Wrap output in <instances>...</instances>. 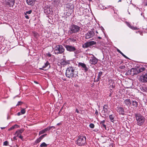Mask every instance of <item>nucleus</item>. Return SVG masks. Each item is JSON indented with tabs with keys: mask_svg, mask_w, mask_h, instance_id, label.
I'll list each match as a JSON object with an SVG mask.
<instances>
[{
	"mask_svg": "<svg viewBox=\"0 0 147 147\" xmlns=\"http://www.w3.org/2000/svg\"><path fill=\"white\" fill-rule=\"evenodd\" d=\"M75 68L72 66L67 67L65 73L66 76L68 78H75L78 79V73L75 71Z\"/></svg>",
	"mask_w": 147,
	"mask_h": 147,
	"instance_id": "obj_1",
	"label": "nucleus"
},
{
	"mask_svg": "<svg viewBox=\"0 0 147 147\" xmlns=\"http://www.w3.org/2000/svg\"><path fill=\"white\" fill-rule=\"evenodd\" d=\"M135 116L136 120L137 125L139 126H141L143 125L146 120L145 117L139 113L135 114Z\"/></svg>",
	"mask_w": 147,
	"mask_h": 147,
	"instance_id": "obj_2",
	"label": "nucleus"
},
{
	"mask_svg": "<svg viewBox=\"0 0 147 147\" xmlns=\"http://www.w3.org/2000/svg\"><path fill=\"white\" fill-rule=\"evenodd\" d=\"M86 137L85 136H79L78 139L76 141V144L80 146L85 145L86 144Z\"/></svg>",
	"mask_w": 147,
	"mask_h": 147,
	"instance_id": "obj_3",
	"label": "nucleus"
},
{
	"mask_svg": "<svg viewBox=\"0 0 147 147\" xmlns=\"http://www.w3.org/2000/svg\"><path fill=\"white\" fill-rule=\"evenodd\" d=\"M65 49L61 45H56L54 49V52L55 54H62L64 53Z\"/></svg>",
	"mask_w": 147,
	"mask_h": 147,
	"instance_id": "obj_4",
	"label": "nucleus"
},
{
	"mask_svg": "<svg viewBox=\"0 0 147 147\" xmlns=\"http://www.w3.org/2000/svg\"><path fill=\"white\" fill-rule=\"evenodd\" d=\"M80 27L78 26L73 24L69 28V32L71 34L79 32L80 29Z\"/></svg>",
	"mask_w": 147,
	"mask_h": 147,
	"instance_id": "obj_5",
	"label": "nucleus"
},
{
	"mask_svg": "<svg viewBox=\"0 0 147 147\" xmlns=\"http://www.w3.org/2000/svg\"><path fill=\"white\" fill-rule=\"evenodd\" d=\"M4 4L8 6V7H13L14 4V0H4Z\"/></svg>",
	"mask_w": 147,
	"mask_h": 147,
	"instance_id": "obj_6",
	"label": "nucleus"
},
{
	"mask_svg": "<svg viewBox=\"0 0 147 147\" xmlns=\"http://www.w3.org/2000/svg\"><path fill=\"white\" fill-rule=\"evenodd\" d=\"M96 42L94 41H92L87 42L82 45V47L83 48L85 49L88 47L90 46L93 45H96Z\"/></svg>",
	"mask_w": 147,
	"mask_h": 147,
	"instance_id": "obj_7",
	"label": "nucleus"
},
{
	"mask_svg": "<svg viewBox=\"0 0 147 147\" xmlns=\"http://www.w3.org/2000/svg\"><path fill=\"white\" fill-rule=\"evenodd\" d=\"M66 50L70 52H74L76 54H77L75 51L76 49L75 47L72 45H66L65 46Z\"/></svg>",
	"mask_w": 147,
	"mask_h": 147,
	"instance_id": "obj_8",
	"label": "nucleus"
},
{
	"mask_svg": "<svg viewBox=\"0 0 147 147\" xmlns=\"http://www.w3.org/2000/svg\"><path fill=\"white\" fill-rule=\"evenodd\" d=\"M94 34V30L89 31L86 34V39H89L93 37Z\"/></svg>",
	"mask_w": 147,
	"mask_h": 147,
	"instance_id": "obj_9",
	"label": "nucleus"
},
{
	"mask_svg": "<svg viewBox=\"0 0 147 147\" xmlns=\"http://www.w3.org/2000/svg\"><path fill=\"white\" fill-rule=\"evenodd\" d=\"M98 61V59L93 55L90 57L89 63L91 64L95 65L97 63Z\"/></svg>",
	"mask_w": 147,
	"mask_h": 147,
	"instance_id": "obj_10",
	"label": "nucleus"
},
{
	"mask_svg": "<svg viewBox=\"0 0 147 147\" xmlns=\"http://www.w3.org/2000/svg\"><path fill=\"white\" fill-rule=\"evenodd\" d=\"M72 7V5L69 4H67L66 5V10L69 12L68 14L71 15L73 11Z\"/></svg>",
	"mask_w": 147,
	"mask_h": 147,
	"instance_id": "obj_11",
	"label": "nucleus"
},
{
	"mask_svg": "<svg viewBox=\"0 0 147 147\" xmlns=\"http://www.w3.org/2000/svg\"><path fill=\"white\" fill-rule=\"evenodd\" d=\"M78 66L79 67L81 66L83 68L85 72L87 71L88 70V68L86 66V64L84 63L80 62L78 64Z\"/></svg>",
	"mask_w": 147,
	"mask_h": 147,
	"instance_id": "obj_12",
	"label": "nucleus"
},
{
	"mask_svg": "<svg viewBox=\"0 0 147 147\" xmlns=\"http://www.w3.org/2000/svg\"><path fill=\"white\" fill-rule=\"evenodd\" d=\"M117 111L119 114L124 115H125L124 109L122 107H117Z\"/></svg>",
	"mask_w": 147,
	"mask_h": 147,
	"instance_id": "obj_13",
	"label": "nucleus"
},
{
	"mask_svg": "<svg viewBox=\"0 0 147 147\" xmlns=\"http://www.w3.org/2000/svg\"><path fill=\"white\" fill-rule=\"evenodd\" d=\"M141 80L142 82H147V73L141 77Z\"/></svg>",
	"mask_w": 147,
	"mask_h": 147,
	"instance_id": "obj_14",
	"label": "nucleus"
},
{
	"mask_svg": "<svg viewBox=\"0 0 147 147\" xmlns=\"http://www.w3.org/2000/svg\"><path fill=\"white\" fill-rule=\"evenodd\" d=\"M110 85V90H112V89L114 88L115 87V84L114 82V81L112 80H110L109 81Z\"/></svg>",
	"mask_w": 147,
	"mask_h": 147,
	"instance_id": "obj_15",
	"label": "nucleus"
},
{
	"mask_svg": "<svg viewBox=\"0 0 147 147\" xmlns=\"http://www.w3.org/2000/svg\"><path fill=\"white\" fill-rule=\"evenodd\" d=\"M36 0H26L27 4L33 6L35 4Z\"/></svg>",
	"mask_w": 147,
	"mask_h": 147,
	"instance_id": "obj_16",
	"label": "nucleus"
},
{
	"mask_svg": "<svg viewBox=\"0 0 147 147\" xmlns=\"http://www.w3.org/2000/svg\"><path fill=\"white\" fill-rule=\"evenodd\" d=\"M124 103L128 107H129L131 104V101L130 99H126L124 100Z\"/></svg>",
	"mask_w": 147,
	"mask_h": 147,
	"instance_id": "obj_17",
	"label": "nucleus"
},
{
	"mask_svg": "<svg viewBox=\"0 0 147 147\" xmlns=\"http://www.w3.org/2000/svg\"><path fill=\"white\" fill-rule=\"evenodd\" d=\"M24 129H22L17 130L15 133V135L16 136H19V135H21V134L24 131Z\"/></svg>",
	"mask_w": 147,
	"mask_h": 147,
	"instance_id": "obj_18",
	"label": "nucleus"
},
{
	"mask_svg": "<svg viewBox=\"0 0 147 147\" xmlns=\"http://www.w3.org/2000/svg\"><path fill=\"white\" fill-rule=\"evenodd\" d=\"M50 67L49 63L48 61H47L46 63H45V65L43 66L41 68H40V69L44 70L45 68L48 67V68Z\"/></svg>",
	"mask_w": 147,
	"mask_h": 147,
	"instance_id": "obj_19",
	"label": "nucleus"
},
{
	"mask_svg": "<svg viewBox=\"0 0 147 147\" xmlns=\"http://www.w3.org/2000/svg\"><path fill=\"white\" fill-rule=\"evenodd\" d=\"M109 106L108 105H105L103 107V110L102 111V112L104 113H105L108 111V108Z\"/></svg>",
	"mask_w": 147,
	"mask_h": 147,
	"instance_id": "obj_20",
	"label": "nucleus"
},
{
	"mask_svg": "<svg viewBox=\"0 0 147 147\" xmlns=\"http://www.w3.org/2000/svg\"><path fill=\"white\" fill-rule=\"evenodd\" d=\"M49 128H46L40 131L39 133V135H40L41 134H43L47 131H49Z\"/></svg>",
	"mask_w": 147,
	"mask_h": 147,
	"instance_id": "obj_21",
	"label": "nucleus"
},
{
	"mask_svg": "<svg viewBox=\"0 0 147 147\" xmlns=\"http://www.w3.org/2000/svg\"><path fill=\"white\" fill-rule=\"evenodd\" d=\"M132 104L133 106H134V107L137 108L138 106V102L135 100H133L132 101Z\"/></svg>",
	"mask_w": 147,
	"mask_h": 147,
	"instance_id": "obj_22",
	"label": "nucleus"
},
{
	"mask_svg": "<svg viewBox=\"0 0 147 147\" xmlns=\"http://www.w3.org/2000/svg\"><path fill=\"white\" fill-rule=\"evenodd\" d=\"M109 118L112 122H113L114 121V116L113 115H111L109 116Z\"/></svg>",
	"mask_w": 147,
	"mask_h": 147,
	"instance_id": "obj_23",
	"label": "nucleus"
},
{
	"mask_svg": "<svg viewBox=\"0 0 147 147\" xmlns=\"http://www.w3.org/2000/svg\"><path fill=\"white\" fill-rule=\"evenodd\" d=\"M138 69H137L136 68H133V71L134 72V74H137L139 73L138 72Z\"/></svg>",
	"mask_w": 147,
	"mask_h": 147,
	"instance_id": "obj_24",
	"label": "nucleus"
},
{
	"mask_svg": "<svg viewBox=\"0 0 147 147\" xmlns=\"http://www.w3.org/2000/svg\"><path fill=\"white\" fill-rule=\"evenodd\" d=\"M68 40L69 41H71L73 42H76L77 41V39L76 38H69Z\"/></svg>",
	"mask_w": 147,
	"mask_h": 147,
	"instance_id": "obj_25",
	"label": "nucleus"
},
{
	"mask_svg": "<svg viewBox=\"0 0 147 147\" xmlns=\"http://www.w3.org/2000/svg\"><path fill=\"white\" fill-rule=\"evenodd\" d=\"M62 64L66 65L69 64V61H63L61 62Z\"/></svg>",
	"mask_w": 147,
	"mask_h": 147,
	"instance_id": "obj_26",
	"label": "nucleus"
},
{
	"mask_svg": "<svg viewBox=\"0 0 147 147\" xmlns=\"http://www.w3.org/2000/svg\"><path fill=\"white\" fill-rule=\"evenodd\" d=\"M18 127V125L16 124V125L12 126L11 127L9 128V130H11L14 129H15L16 128Z\"/></svg>",
	"mask_w": 147,
	"mask_h": 147,
	"instance_id": "obj_27",
	"label": "nucleus"
},
{
	"mask_svg": "<svg viewBox=\"0 0 147 147\" xmlns=\"http://www.w3.org/2000/svg\"><path fill=\"white\" fill-rule=\"evenodd\" d=\"M145 69H146L144 67H141L140 68L138 69V70H139L138 72H139V73H140L141 72H142L144 71V70H145Z\"/></svg>",
	"mask_w": 147,
	"mask_h": 147,
	"instance_id": "obj_28",
	"label": "nucleus"
},
{
	"mask_svg": "<svg viewBox=\"0 0 147 147\" xmlns=\"http://www.w3.org/2000/svg\"><path fill=\"white\" fill-rule=\"evenodd\" d=\"M47 146V145L45 142L42 143L40 145V147H46Z\"/></svg>",
	"mask_w": 147,
	"mask_h": 147,
	"instance_id": "obj_29",
	"label": "nucleus"
},
{
	"mask_svg": "<svg viewBox=\"0 0 147 147\" xmlns=\"http://www.w3.org/2000/svg\"><path fill=\"white\" fill-rule=\"evenodd\" d=\"M132 71H133V68L131 69L130 70H129L125 74L129 75L131 74H132L131 72Z\"/></svg>",
	"mask_w": 147,
	"mask_h": 147,
	"instance_id": "obj_30",
	"label": "nucleus"
},
{
	"mask_svg": "<svg viewBox=\"0 0 147 147\" xmlns=\"http://www.w3.org/2000/svg\"><path fill=\"white\" fill-rule=\"evenodd\" d=\"M47 134H43V135L41 136L40 137H39L40 139L42 140L44 137L46 136L47 135Z\"/></svg>",
	"mask_w": 147,
	"mask_h": 147,
	"instance_id": "obj_31",
	"label": "nucleus"
},
{
	"mask_svg": "<svg viewBox=\"0 0 147 147\" xmlns=\"http://www.w3.org/2000/svg\"><path fill=\"white\" fill-rule=\"evenodd\" d=\"M102 71H100L98 73V77L99 78H100V77L102 75Z\"/></svg>",
	"mask_w": 147,
	"mask_h": 147,
	"instance_id": "obj_32",
	"label": "nucleus"
},
{
	"mask_svg": "<svg viewBox=\"0 0 147 147\" xmlns=\"http://www.w3.org/2000/svg\"><path fill=\"white\" fill-rule=\"evenodd\" d=\"M8 144V142L7 141H6L3 142V145L4 146H7Z\"/></svg>",
	"mask_w": 147,
	"mask_h": 147,
	"instance_id": "obj_33",
	"label": "nucleus"
},
{
	"mask_svg": "<svg viewBox=\"0 0 147 147\" xmlns=\"http://www.w3.org/2000/svg\"><path fill=\"white\" fill-rule=\"evenodd\" d=\"M20 112L22 114H24L25 113V109H22L21 111Z\"/></svg>",
	"mask_w": 147,
	"mask_h": 147,
	"instance_id": "obj_34",
	"label": "nucleus"
},
{
	"mask_svg": "<svg viewBox=\"0 0 147 147\" xmlns=\"http://www.w3.org/2000/svg\"><path fill=\"white\" fill-rule=\"evenodd\" d=\"M101 127L102 128H104L105 129H106V125L105 124H102V125H101Z\"/></svg>",
	"mask_w": 147,
	"mask_h": 147,
	"instance_id": "obj_35",
	"label": "nucleus"
},
{
	"mask_svg": "<svg viewBox=\"0 0 147 147\" xmlns=\"http://www.w3.org/2000/svg\"><path fill=\"white\" fill-rule=\"evenodd\" d=\"M41 140L40 139V138H39L36 140L35 142L38 143H39L41 141Z\"/></svg>",
	"mask_w": 147,
	"mask_h": 147,
	"instance_id": "obj_36",
	"label": "nucleus"
},
{
	"mask_svg": "<svg viewBox=\"0 0 147 147\" xmlns=\"http://www.w3.org/2000/svg\"><path fill=\"white\" fill-rule=\"evenodd\" d=\"M89 126L90 128H93L94 127V125L93 123H91L90 124Z\"/></svg>",
	"mask_w": 147,
	"mask_h": 147,
	"instance_id": "obj_37",
	"label": "nucleus"
},
{
	"mask_svg": "<svg viewBox=\"0 0 147 147\" xmlns=\"http://www.w3.org/2000/svg\"><path fill=\"white\" fill-rule=\"evenodd\" d=\"M126 24H127V25L130 28H131V24L129 23L128 22H126Z\"/></svg>",
	"mask_w": 147,
	"mask_h": 147,
	"instance_id": "obj_38",
	"label": "nucleus"
},
{
	"mask_svg": "<svg viewBox=\"0 0 147 147\" xmlns=\"http://www.w3.org/2000/svg\"><path fill=\"white\" fill-rule=\"evenodd\" d=\"M130 28L133 30H136L137 29V28L136 27H134L133 26H131Z\"/></svg>",
	"mask_w": 147,
	"mask_h": 147,
	"instance_id": "obj_39",
	"label": "nucleus"
},
{
	"mask_svg": "<svg viewBox=\"0 0 147 147\" xmlns=\"http://www.w3.org/2000/svg\"><path fill=\"white\" fill-rule=\"evenodd\" d=\"M105 123V120H103L102 121H101L100 123V125H102V124H104Z\"/></svg>",
	"mask_w": 147,
	"mask_h": 147,
	"instance_id": "obj_40",
	"label": "nucleus"
},
{
	"mask_svg": "<svg viewBox=\"0 0 147 147\" xmlns=\"http://www.w3.org/2000/svg\"><path fill=\"white\" fill-rule=\"evenodd\" d=\"M121 54L126 59H128V58L125 55H124L122 53Z\"/></svg>",
	"mask_w": 147,
	"mask_h": 147,
	"instance_id": "obj_41",
	"label": "nucleus"
},
{
	"mask_svg": "<svg viewBox=\"0 0 147 147\" xmlns=\"http://www.w3.org/2000/svg\"><path fill=\"white\" fill-rule=\"evenodd\" d=\"M60 2V0H55L54 1V2L55 3L57 4V2L59 3V2Z\"/></svg>",
	"mask_w": 147,
	"mask_h": 147,
	"instance_id": "obj_42",
	"label": "nucleus"
},
{
	"mask_svg": "<svg viewBox=\"0 0 147 147\" xmlns=\"http://www.w3.org/2000/svg\"><path fill=\"white\" fill-rule=\"evenodd\" d=\"M144 4L146 6H147V0H144Z\"/></svg>",
	"mask_w": 147,
	"mask_h": 147,
	"instance_id": "obj_43",
	"label": "nucleus"
},
{
	"mask_svg": "<svg viewBox=\"0 0 147 147\" xmlns=\"http://www.w3.org/2000/svg\"><path fill=\"white\" fill-rule=\"evenodd\" d=\"M22 102L19 101L18 102V103L16 105V106H18V105H21L22 104Z\"/></svg>",
	"mask_w": 147,
	"mask_h": 147,
	"instance_id": "obj_44",
	"label": "nucleus"
},
{
	"mask_svg": "<svg viewBox=\"0 0 147 147\" xmlns=\"http://www.w3.org/2000/svg\"><path fill=\"white\" fill-rule=\"evenodd\" d=\"M47 55L49 57H51L52 55L50 53H47Z\"/></svg>",
	"mask_w": 147,
	"mask_h": 147,
	"instance_id": "obj_45",
	"label": "nucleus"
},
{
	"mask_svg": "<svg viewBox=\"0 0 147 147\" xmlns=\"http://www.w3.org/2000/svg\"><path fill=\"white\" fill-rule=\"evenodd\" d=\"M32 12V11L30 10H29V11H26V13H27L28 14H30Z\"/></svg>",
	"mask_w": 147,
	"mask_h": 147,
	"instance_id": "obj_46",
	"label": "nucleus"
},
{
	"mask_svg": "<svg viewBox=\"0 0 147 147\" xmlns=\"http://www.w3.org/2000/svg\"><path fill=\"white\" fill-rule=\"evenodd\" d=\"M117 51L120 54H121L122 52L118 49H117Z\"/></svg>",
	"mask_w": 147,
	"mask_h": 147,
	"instance_id": "obj_47",
	"label": "nucleus"
},
{
	"mask_svg": "<svg viewBox=\"0 0 147 147\" xmlns=\"http://www.w3.org/2000/svg\"><path fill=\"white\" fill-rule=\"evenodd\" d=\"M100 78H99L98 77L97 79L96 80V82H98L100 80Z\"/></svg>",
	"mask_w": 147,
	"mask_h": 147,
	"instance_id": "obj_48",
	"label": "nucleus"
},
{
	"mask_svg": "<svg viewBox=\"0 0 147 147\" xmlns=\"http://www.w3.org/2000/svg\"><path fill=\"white\" fill-rule=\"evenodd\" d=\"M52 127H54H54L53 126H51V127H47V128H49V131L51 129Z\"/></svg>",
	"mask_w": 147,
	"mask_h": 147,
	"instance_id": "obj_49",
	"label": "nucleus"
},
{
	"mask_svg": "<svg viewBox=\"0 0 147 147\" xmlns=\"http://www.w3.org/2000/svg\"><path fill=\"white\" fill-rule=\"evenodd\" d=\"M18 137L20 138L21 139H22L23 138V136L21 135H19Z\"/></svg>",
	"mask_w": 147,
	"mask_h": 147,
	"instance_id": "obj_50",
	"label": "nucleus"
},
{
	"mask_svg": "<svg viewBox=\"0 0 147 147\" xmlns=\"http://www.w3.org/2000/svg\"><path fill=\"white\" fill-rule=\"evenodd\" d=\"M95 113L96 115H97L98 113V111L97 110H96Z\"/></svg>",
	"mask_w": 147,
	"mask_h": 147,
	"instance_id": "obj_51",
	"label": "nucleus"
},
{
	"mask_svg": "<svg viewBox=\"0 0 147 147\" xmlns=\"http://www.w3.org/2000/svg\"><path fill=\"white\" fill-rule=\"evenodd\" d=\"M17 115H18V116H20V115H21V112H18V113H17Z\"/></svg>",
	"mask_w": 147,
	"mask_h": 147,
	"instance_id": "obj_52",
	"label": "nucleus"
},
{
	"mask_svg": "<svg viewBox=\"0 0 147 147\" xmlns=\"http://www.w3.org/2000/svg\"><path fill=\"white\" fill-rule=\"evenodd\" d=\"M76 112H77V113H79V111L77 109H76Z\"/></svg>",
	"mask_w": 147,
	"mask_h": 147,
	"instance_id": "obj_53",
	"label": "nucleus"
},
{
	"mask_svg": "<svg viewBox=\"0 0 147 147\" xmlns=\"http://www.w3.org/2000/svg\"><path fill=\"white\" fill-rule=\"evenodd\" d=\"M25 17L26 19H28L29 18V17L28 16H26Z\"/></svg>",
	"mask_w": 147,
	"mask_h": 147,
	"instance_id": "obj_54",
	"label": "nucleus"
},
{
	"mask_svg": "<svg viewBox=\"0 0 147 147\" xmlns=\"http://www.w3.org/2000/svg\"><path fill=\"white\" fill-rule=\"evenodd\" d=\"M16 137H17L16 136H14V137H13V139L14 140H17V139L16 138Z\"/></svg>",
	"mask_w": 147,
	"mask_h": 147,
	"instance_id": "obj_55",
	"label": "nucleus"
},
{
	"mask_svg": "<svg viewBox=\"0 0 147 147\" xmlns=\"http://www.w3.org/2000/svg\"><path fill=\"white\" fill-rule=\"evenodd\" d=\"M61 123H57V125L59 126V125H61Z\"/></svg>",
	"mask_w": 147,
	"mask_h": 147,
	"instance_id": "obj_56",
	"label": "nucleus"
},
{
	"mask_svg": "<svg viewBox=\"0 0 147 147\" xmlns=\"http://www.w3.org/2000/svg\"><path fill=\"white\" fill-rule=\"evenodd\" d=\"M98 38L99 39H101V38L100 37L98 36Z\"/></svg>",
	"mask_w": 147,
	"mask_h": 147,
	"instance_id": "obj_57",
	"label": "nucleus"
},
{
	"mask_svg": "<svg viewBox=\"0 0 147 147\" xmlns=\"http://www.w3.org/2000/svg\"><path fill=\"white\" fill-rule=\"evenodd\" d=\"M4 128H5V127H1V129H4Z\"/></svg>",
	"mask_w": 147,
	"mask_h": 147,
	"instance_id": "obj_58",
	"label": "nucleus"
},
{
	"mask_svg": "<svg viewBox=\"0 0 147 147\" xmlns=\"http://www.w3.org/2000/svg\"><path fill=\"white\" fill-rule=\"evenodd\" d=\"M34 82L35 83H36V84H38V83L37 82H36V81H34Z\"/></svg>",
	"mask_w": 147,
	"mask_h": 147,
	"instance_id": "obj_59",
	"label": "nucleus"
},
{
	"mask_svg": "<svg viewBox=\"0 0 147 147\" xmlns=\"http://www.w3.org/2000/svg\"><path fill=\"white\" fill-rule=\"evenodd\" d=\"M111 93L109 95V96H111Z\"/></svg>",
	"mask_w": 147,
	"mask_h": 147,
	"instance_id": "obj_60",
	"label": "nucleus"
},
{
	"mask_svg": "<svg viewBox=\"0 0 147 147\" xmlns=\"http://www.w3.org/2000/svg\"><path fill=\"white\" fill-rule=\"evenodd\" d=\"M96 32L97 33H98V32L97 31H96Z\"/></svg>",
	"mask_w": 147,
	"mask_h": 147,
	"instance_id": "obj_61",
	"label": "nucleus"
}]
</instances>
